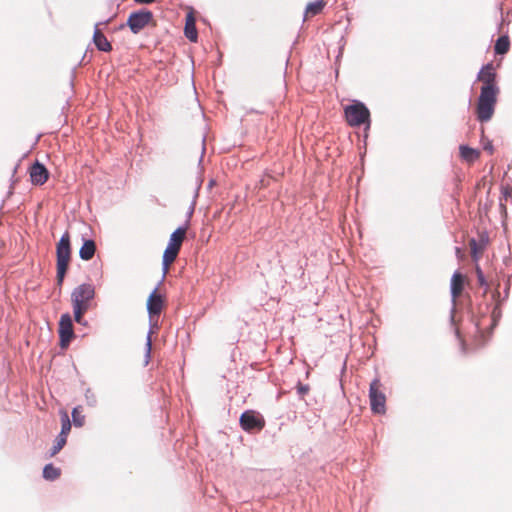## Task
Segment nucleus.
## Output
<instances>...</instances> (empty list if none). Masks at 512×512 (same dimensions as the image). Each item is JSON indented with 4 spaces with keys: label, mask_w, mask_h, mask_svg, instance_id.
I'll use <instances>...</instances> for the list:
<instances>
[{
    "label": "nucleus",
    "mask_w": 512,
    "mask_h": 512,
    "mask_svg": "<svg viewBox=\"0 0 512 512\" xmlns=\"http://www.w3.org/2000/svg\"><path fill=\"white\" fill-rule=\"evenodd\" d=\"M188 224H189V220H187L184 225L179 226L170 235L169 242H168L167 247L164 250V253L162 256V271H163L162 279H164L165 275L169 271L170 265L175 261V259L177 258L178 254H179L182 243L185 239L186 231L188 229Z\"/></svg>",
    "instance_id": "nucleus-1"
},
{
    "label": "nucleus",
    "mask_w": 512,
    "mask_h": 512,
    "mask_svg": "<svg viewBox=\"0 0 512 512\" xmlns=\"http://www.w3.org/2000/svg\"><path fill=\"white\" fill-rule=\"evenodd\" d=\"M71 257V243H70V235L68 231H65L60 240L56 245V267L57 274L56 280L58 286L63 284L65 275L67 273L69 267V261Z\"/></svg>",
    "instance_id": "nucleus-2"
},
{
    "label": "nucleus",
    "mask_w": 512,
    "mask_h": 512,
    "mask_svg": "<svg viewBox=\"0 0 512 512\" xmlns=\"http://www.w3.org/2000/svg\"><path fill=\"white\" fill-rule=\"evenodd\" d=\"M345 119L351 127H360L365 125V129L370 128V111L367 106L359 101L353 100L350 105L344 108Z\"/></svg>",
    "instance_id": "nucleus-3"
},
{
    "label": "nucleus",
    "mask_w": 512,
    "mask_h": 512,
    "mask_svg": "<svg viewBox=\"0 0 512 512\" xmlns=\"http://www.w3.org/2000/svg\"><path fill=\"white\" fill-rule=\"evenodd\" d=\"M487 90L488 89L480 90V95L476 106V115L480 122H487L492 118L497 103V97L500 92H489Z\"/></svg>",
    "instance_id": "nucleus-4"
},
{
    "label": "nucleus",
    "mask_w": 512,
    "mask_h": 512,
    "mask_svg": "<svg viewBox=\"0 0 512 512\" xmlns=\"http://www.w3.org/2000/svg\"><path fill=\"white\" fill-rule=\"evenodd\" d=\"M469 285V279L465 274L456 271L451 279V294L454 306L458 303L469 302V295L465 293V287Z\"/></svg>",
    "instance_id": "nucleus-5"
},
{
    "label": "nucleus",
    "mask_w": 512,
    "mask_h": 512,
    "mask_svg": "<svg viewBox=\"0 0 512 512\" xmlns=\"http://www.w3.org/2000/svg\"><path fill=\"white\" fill-rule=\"evenodd\" d=\"M239 424L244 431L257 433L264 428L265 419L255 410H246L240 415Z\"/></svg>",
    "instance_id": "nucleus-6"
},
{
    "label": "nucleus",
    "mask_w": 512,
    "mask_h": 512,
    "mask_svg": "<svg viewBox=\"0 0 512 512\" xmlns=\"http://www.w3.org/2000/svg\"><path fill=\"white\" fill-rule=\"evenodd\" d=\"M380 380L375 378L369 387V400L371 411L375 414H384L386 412V396L380 390Z\"/></svg>",
    "instance_id": "nucleus-7"
},
{
    "label": "nucleus",
    "mask_w": 512,
    "mask_h": 512,
    "mask_svg": "<svg viewBox=\"0 0 512 512\" xmlns=\"http://www.w3.org/2000/svg\"><path fill=\"white\" fill-rule=\"evenodd\" d=\"M153 19V13L147 9H140L129 14L126 25L133 34H138Z\"/></svg>",
    "instance_id": "nucleus-8"
},
{
    "label": "nucleus",
    "mask_w": 512,
    "mask_h": 512,
    "mask_svg": "<svg viewBox=\"0 0 512 512\" xmlns=\"http://www.w3.org/2000/svg\"><path fill=\"white\" fill-rule=\"evenodd\" d=\"M59 338L60 347L66 348L70 344L71 340L75 337L73 330V320L69 313L62 314L59 321Z\"/></svg>",
    "instance_id": "nucleus-9"
},
{
    "label": "nucleus",
    "mask_w": 512,
    "mask_h": 512,
    "mask_svg": "<svg viewBox=\"0 0 512 512\" xmlns=\"http://www.w3.org/2000/svg\"><path fill=\"white\" fill-rule=\"evenodd\" d=\"M496 71L492 63L483 66L478 73L477 79L482 83L481 90L488 89L487 91H500L496 84Z\"/></svg>",
    "instance_id": "nucleus-10"
},
{
    "label": "nucleus",
    "mask_w": 512,
    "mask_h": 512,
    "mask_svg": "<svg viewBox=\"0 0 512 512\" xmlns=\"http://www.w3.org/2000/svg\"><path fill=\"white\" fill-rule=\"evenodd\" d=\"M62 426L61 431L58 434V436L55 439V443L53 444L52 448L50 449V456L56 455L66 444L67 441V435L71 430V422L69 420V417L66 413L62 416Z\"/></svg>",
    "instance_id": "nucleus-11"
},
{
    "label": "nucleus",
    "mask_w": 512,
    "mask_h": 512,
    "mask_svg": "<svg viewBox=\"0 0 512 512\" xmlns=\"http://www.w3.org/2000/svg\"><path fill=\"white\" fill-rule=\"evenodd\" d=\"M162 280L158 283V285L153 289L147 299V312L149 317L158 316L161 313L163 308V297L158 293V287L161 284Z\"/></svg>",
    "instance_id": "nucleus-12"
},
{
    "label": "nucleus",
    "mask_w": 512,
    "mask_h": 512,
    "mask_svg": "<svg viewBox=\"0 0 512 512\" xmlns=\"http://www.w3.org/2000/svg\"><path fill=\"white\" fill-rule=\"evenodd\" d=\"M30 180L33 185H43L49 177V171L46 166L36 160L29 169Z\"/></svg>",
    "instance_id": "nucleus-13"
},
{
    "label": "nucleus",
    "mask_w": 512,
    "mask_h": 512,
    "mask_svg": "<svg viewBox=\"0 0 512 512\" xmlns=\"http://www.w3.org/2000/svg\"><path fill=\"white\" fill-rule=\"evenodd\" d=\"M95 297V287L90 283H82L71 292V301L82 300L91 302Z\"/></svg>",
    "instance_id": "nucleus-14"
},
{
    "label": "nucleus",
    "mask_w": 512,
    "mask_h": 512,
    "mask_svg": "<svg viewBox=\"0 0 512 512\" xmlns=\"http://www.w3.org/2000/svg\"><path fill=\"white\" fill-rule=\"evenodd\" d=\"M107 21L99 22L95 24L94 33H93V43L96 48L102 52H110L112 50V45L106 38V36L100 31L99 26L107 23Z\"/></svg>",
    "instance_id": "nucleus-15"
},
{
    "label": "nucleus",
    "mask_w": 512,
    "mask_h": 512,
    "mask_svg": "<svg viewBox=\"0 0 512 512\" xmlns=\"http://www.w3.org/2000/svg\"><path fill=\"white\" fill-rule=\"evenodd\" d=\"M82 246L79 249V257L84 261L91 260L96 252V243L92 239L82 237Z\"/></svg>",
    "instance_id": "nucleus-16"
},
{
    "label": "nucleus",
    "mask_w": 512,
    "mask_h": 512,
    "mask_svg": "<svg viewBox=\"0 0 512 512\" xmlns=\"http://www.w3.org/2000/svg\"><path fill=\"white\" fill-rule=\"evenodd\" d=\"M450 326L453 327V331L457 340V343L459 345L460 351L462 353L466 352V346H465V337L463 335V329L462 325L459 323V321L456 319V313H453L450 316Z\"/></svg>",
    "instance_id": "nucleus-17"
},
{
    "label": "nucleus",
    "mask_w": 512,
    "mask_h": 512,
    "mask_svg": "<svg viewBox=\"0 0 512 512\" xmlns=\"http://www.w3.org/2000/svg\"><path fill=\"white\" fill-rule=\"evenodd\" d=\"M195 22H196V20H195V17L193 16V13L192 12L188 13L186 16L184 35L191 42H197V39H198V33H197Z\"/></svg>",
    "instance_id": "nucleus-18"
},
{
    "label": "nucleus",
    "mask_w": 512,
    "mask_h": 512,
    "mask_svg": "<svg viewBox=\"0 0 512 512\" xmlns=\"http://www.w3.org/2000/svg\"><path fill=\"white\" fill-rule=\"evenodd\" d=\"M460 156L464 161L468 163H473L479 158L480 152L468 146H461Z\"/></svg>",
    "instance_id": "nucleus-19"
},
{
    "label": "nucleus",
    "mask_w": 512,
    "mask_h": 512,
    "mask_svg": "<svg viewBox=\"0 0 512 512\" xmlns=\"http://www.w3.org/2000/svg\"><path fill=\"white\" fill-rule=\"evenodd\" d=\"M71 302L73 307L74 320H78L80 315H84L90 308V302L88 301L76 300Z\"/></svg>",
    "instance_id": "nucleus-20"
},
{
    "label": "nucleus",
    "mask_w": 512,
    "mask_h": 512,
    "mask_svg": "<svg viewBox=\"0 0 512 512\" xmlns=\"http://www.w3.org/2000/svg\"><path fill=\"white\" fill-rule=\"evenodd\" d=\"M510 49V39L507 35L500 36L494 46L495 53L498 55L506 54Z\"/></svg>",
    "instance_id": "nucleus-21"
},
{
    "label": "nucleus",
    "mask_w": 512,
    "mask_h": 512,
    "mask_svg": "<svg viewBox=\"0 0 512 512\" xmlns=\"http://www.w3.org/2000/svg\"><path fill=\"white\" fill-rule=\"evenodd\" d=\"M61 474V470L52 463H48L43 468V478L48 481L56 480Z\"/></svg>",
    "instance_id": "nucleus-22"
},
{
    "label": "nucleus",
    "mask_w": 512,
    "mask_h": 512,
    "mask_svg": "<svg viewBox=\"0 0 512 512\" xmlns=\"http://www.w3.org/2000/svg\"><path fill=\"white\" fill-rule=\"evenodd\" d=\"M324 6H325V2L323 0H316L314 2H310L306 6L305 13H306V15L310 14L312 16L318 15L322 11Z\"/></svg>",
    "instance_id": "nucleus-23"
},
{
    "label": "nucleus",
    "mask_w": 512,
    "mask_h": 512,
    "mask_svg": "<svg viewBox=\"0 0 512 512\" xmlns=\"http://www.w3.org/2000/svg\"><path fill=\"white\" fill-rule=\"evenodd\" d=\"M469 245L472 258L477 261L482 256L485 246L482 243H478L474 239L470 241Z\"/></svg>",
    "instance_id": "nucleus-24"
},
{
    "label": "nucleus",
    "mask_w": 512,
    "mask_h": 512,
    "mask_svg": "<svg viewBox=\"0 0 512 512\" xmlns=\"http://www.w3.org/2000/svg\"><path fill=\"white\" fill-rule=\"evenodd\" d=\"M151 335H152V330L150 328L148 333H147L146 342H145V355H144L145 365H147L149 363L150 358H151V350H152V338H151Z\"/></svg>",
    "instance_id": "nucleus-25"
},
{
    "label": "nucleus",
    "mask_w": 512,
    "mask_h": 512,
    "mask_svg": "<svg viewBox=\"0 0 512 512\" xmlns=\"http://www.w3.org/2000/svg\"><path fill=\"white\" fill-rule=\"evenodd\" d=\"M72 421H73V424L76 426V427H82L84 425V422H85V416L82 415L78 408L75 407L73 408L72 410Z\"/></svg>",
    "instance_id": "nucleus-26"
},
{
    "label": "nucleus",
    "mask_w": 512,
    "mask_h": 512,
    "mask_svg": "<svg viewBox=\"0 0 512 512\" xmlns=\"http://www.w3.org/2000/svg\"><path fill=\"white\" fill-rule=\"evenodd\" d=\"M86 404L89 407H95L97 405V397L91 388H87L84 393Z\"/></svg>",
    "instance_id": "nucleus-27"
},
{
    "label": "nucleus",
    "mask_w": 512,
    "mask_h": 512,
    "mask_svg": "<svg viewBox=\"0 0 512 512\" xmlns=\"http://www.w3.org/2000/svg\"><path fill=\"white\" fill-rule=\"evenodd\" d=\"M200 188H201V181H197V185H196V188H195L193 200H192L191 205H190V207L188 209V212H187L188 218H190L192 216V214L194 213L195 206H196V201H197V197H198V193H199Z\"/></svg>",
    "instance_id": "nucleus-28"
},
{
    "label": "nucleus",
    "mask_w": 512,
    "mask_h": 512,
    "mask_svg": "<svg viewBox=\"0 0 512 512\" xmlns=\"http://www.w3.org/2000/svg\"><path fill=\"white\" fill-rule=\"evenodd\" d=\"M296 389L300 398H303L310 390L309 385L302 384L300 381L297 383Z\"/></svg>",
    "instance_id": "nucleus-29"
},
{
    "label": "nucleus",
    "mask_w": 512,
    "mask_h": 512,
    "mask_svg": "<svg viewBox=\"0 0 512 512\" xmlns=\"http://www.w3.org/2000/svg\"><path fill=\"white\" fill-rule=\"evenodd\" d=\"M476 273H477L478 280H479L480 284H484L483 272L481 271V269L479 267L476 268Z\"/></svg>",
    "instance_id": "nucleus-30"
},
{
    "label": "nucleus",
    "mask_w": 512,
    "mask_h": 512,
    "mask_svg": "<svg viewBox=\"0 0 512 512\" xmlns=\"http://www.w3.org/2000/svg\"><path fill=\"white\" fill-rule=\"evenodd\" d=\"M84 315H80V318L78 320H75V322L82 326H87L88 322L83 318Z\"/></svg>",
    "instance_id": "nucleus-31"
},
{
    "label": "nucleus",
    "mask_w": 512,
    "mask_h": 512,
    "mask_svg": "<svg viewBox=\"0 0 512 512\" xmlns=\"http://www.w3.org/2000/svg\"><path fill=\"white\" fill-rule=\"evenodd\" d=\"M484 150L489 152L490 154L493 153V146H492V143L491 142H488L487 144L484 145Z\"/></svg>",
    "instance_id": "nucleus-32"
},
{
    "label": "nucleus",
    "mask_w": 512,
    "mask_h": 512,
    "mask_svg": "<svg viewBox=\"0 0 512 512\" xmlns=\"http://www.w3.org/2000/svg\"><path fill=\"white\" fill-rule=\"evenodd\" d=\"M136 3L138 4H152L154 3L156 0H134Z\"/></svg>",
    "instance_id": "nucleus-33"
},
{
    "label": "nucleus",
    "mask_w": 512,
    "mask_h": 512,
    "mask_svg": "<svg viewBox=\"0 0 512 512\" xmlns=\"http://www.w3.org/2000/svg\"><path fill=\"white\" fill-rule=\"evenodd\" d=\"M205 137H203L202 139V154H201V157H200V162L202 161V158H203V154L205 152Z\"/></svg>",
    "instance_id": "nucleus-34"
},
{
    "label": "nucleus",
    "mask_w": 512,
    "mask_h": 512,
    "mask_svg": "<svg viewBox=\"0 0 512 512\" xmlns=\"http://www.w3.org/2000/svg\"><path fill=\"white\" fill-rule=\"evenodd\" d=\"M500 207H501L502 212L506 214V206H505V204L501 203Z\"/></svg>",
    "instance_id": "nucleus-35"
},
{
    "label": "nucleus",
    "mask_w": 512,
    "mask_h": 512,
    "mask_svg": "<svg viewBox=\"0 0 512 512\" xmlns=\"http://www.w3.org/2000/svg\"><path fill=\"white\" fill-rule=\"evenodd\" d=\"M213 184H214V180H210V182H209V185H208V186H209V187H211V186H213Z\"/></svg>",
    "instance_id": "nucleus-36"
}]
</instances>
